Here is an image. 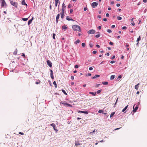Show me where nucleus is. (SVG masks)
Instances as JSON below:
<instances>
[{"instance_id":"obj_1","label":"nucleus","mask_w":147,"mask_h":147,"mask_svg":"<svg viewBox=\"0 0 147 147\" xmlns=\"http://www.w3.org/2000/svg\"><path fill=\"white\" fill-rule=\"evenodd\" d=\"M72 28L74 31H81L80 27L77 25H75L72 26Z\"/></svg>"},{"instance_id":"obj_2","label":"nucleus","mask_w":147,"mask_h":147,"mask_svg":"<svg viewBox=\"0 0 147 147\" xmlns=\"http://www.w3.org/2000/svg\"><path fill=\"white\" fill-rule=\"evenodd\" d=\"M0 2L1 3L2 7H6L7 4L4 0H0Z\"/></svg>"},{"instance_id":"obj_3","label":"nucleus","mask_w":147,"mask_h":147,"mask_svg":"<svg viewBox=\"0 0 147 147\" xmlns=\"http://www.w3.org/2000/svg\"><path fill=\"white\" fill-rule=\"evenodd\" d=\"M11 4L15 7H18V3L15 2H13V1H11L10 2Z\"/></svg>"},{"instance_id":"obj_4","label":"nucleus","mask_w":147,"mask_h":147,"mask_svg":"<svg viewBox=\"0 0 147 147\" xmlns=\"http://www.w3.org/2000/svg\"><path fill=\"white\" fill-rule=\"evenodd\" d=\"M98 3L96 2L92 3L91 4V6L93 8H95L98 5Z\"/></svg>"},{"instance_id":"obj_5","label":"nucleus","mask_w":147,"mask_h":147,"mask_svg":"<svg viewBox=\"0 0 147 147\" xmlns=\"http://www.w3.org/2000/svg\"><path fill=\"white\" fill-rule=\"evenodd\" d=\"M50 125L53 127L54 130L55 131H56V132H57V131L58 130L57 129H56L55 128L56 127V125L54 123H52Z\"/></svg>"},{"instance_id":"obj_6","label":"nucleus","mask_w":147,"mask_h":147,"mask_svg":"<svg viewBox=\"0 0 147 147\" xmlns=\"http://www.w3.org/2000/svg\"><path fill=\"white\" fill-rule=\"evenodd\" d=\"M95 32V31L93 29L89 30L88 32V33L90 34H94Z\"/></svg>"},{"instance_id":"obj_7","label":"nucleus","mask_w":147,"mask_h":147,"mask_svg":"<svg viewBox=\"0 0 147 147\" xmlns=\"http://www.w3.org/2000/svg\"><path fill=\"white\" fill-rule=\"evenodd\" d=\"M135 105H134L133 107V111L134 112H136L138 108V105H137V106L135 108H134Z\"/></svg>"},{"instance_id":"obj_8","label":"nucleus","mask_w":147,"mask_h":147,"mask_svg":"<svg viewBox=\"0 0 147 147\" xmlns=\"http://www.w3.org/2000/svg\"><path fill=\"white\" fill-rule=\"evenodd\" d=\"M47 63L48 65H49V67H52V63L50 61H49V60H48L47 61Z\"/></svg>"},{"instance_id":"obj_9","label":"nucleus","mask_w":147,"mask_h":147,"mask_svg":"<svg viewBox=\"0 0 147 147\" xmlns=\"http://www.w3.org/2000/svg\"><path fill=\"white\" fill-rule=\"evenodd\" d=\"M50 71L51 72L50 76L51 78L53 79H54V76H53V71L51 69H50Z\"/></svg>"},{"instance_id":"obj_10","label":"nucleus","mask_w":147,"mask_h":147,"mask_svg":"<svg viewBox=\"0 0 147 147\" xmlns=\"http://www.w3.org/2000/svg\"><path fill=\"white\" fill-rule=\"evenodd\" d=\"M62 11H64L65 8L66 7V6L64 3H63L62 4Z\"/></svg>"},{"instance_id":"obj_11","label":"nucleus","mask_w":147,"mask_h":147,"mask_svg":"<svg viewBox=\"0 0 147 147\" xmlns=\"http://www.w3.org/2000/svg\"><path fill=\"white\" fill-rule=\"evenodd\" d=\"M65 16L64 11H62L61 13V16L62 19H63Z\"/></svg>"},{"instance_id":"obj_12","label":"nucleus","mask_w":147,"mask_h":147,"mask_svg":"<svg viewBox=\"0 0 147 147\" xmlns=\"http://www.w3.org/2000/svg\"><path fill=\"white\" fill-rule=\"evenodd\" d=\"M81 144H80L77 141H76L75 142V145L76 146H78V145H81Z\"/></svg>"},{"instance_id":"obj_13","label":"nucleus","mask_w":147,"mask_h":147,"mask_svg":"<svg viewBox=\"0 0 147 147\" xmlns=\"http://www.w3.org/2000/svg\"><path fill=\"white\" fill-rule=\"evenodd\" d=\"M55 6L56 7H57V4H58V3H59V5L60 4V3L59 2V0H55Z\"/></svg>"},{"instance_id":"obj_14","label":"nucleus","mask_w":147,"mask_h":147,"mask_svg":"<svg viewBox=\"0 0 147 147\" xmlns=\"http://www.w3.org/2000/svg\"><path fill=\"white\" fill-rule=\"evenodd\" d=\"M80 112V113H84L86 114H88V112L87 111H79V112Z\"/></svg>"},{"instance_id":"obj_15","label":"nucleus","mask_w":147,"mask_h":147,"mask_svg":"<svg viewBox=\"0 0 147 147\" xmlns=\"http://www.w3.org/2000/svg\"><path fill=\"white\" fill-rule=\"evenodd\" d=\"M33 20V17H32V18L28 22V25H29L32 22V20Z\"/></svg>"},{"instance_id":"obj_16","label":"nucleus","mask_w":147,"mask_h":147,"mask_svg":"<svg viewBox=\"0 0 147 147\" xmlns=\"http://www.w3.org/2000/svg\"><path fill=\"white\" fill-rule=\"evenodd\" d=\"M22 4L23 5H26L27 6V5L26 3L25 0H22Z\"/></svg>"},{"instance_id":"obj_17","label":"nucleus","mask_w":147,"mask_h":147,"mask_svg":"<svg viewBox=\"0 0 147 147\" xmlns=\"http://www.w3.org/2000/svg\"><path fill=\"white\" fill-rule=\"evenodd\" d=\"M140 84V83H138L135 86V88L136 90H138V86Z\"/></svg>"},{"instance_id":"obj_18","label":"nucleus","mask_w":147,"mask_h":147,"mask_svg":"<svg viewBox=\"0 0 147 147\" xmlns=\"http://www.w3.org/2000/svg\"><path fill=\"white\" fill-rule=\"evenodd\" d=\"M65 105L66 107H72V105H71L68 103L67 102H66Z\"/></svg>"},{"instance_id":"obj_19","label":"nucleus","mask_w":147,"mask_h":147,"mask_svg":"<svg viewBox=\"0 0 147 147\" xmlns=\"http://www.w3.org/2000/svg\"><path fill=\"white\" fill-rule=\"evenodd\" d=\"M100 76L99 75H96L95 76L93 77L92 78V79H94L95 78H98V77H99Z\"/></svg>"},{"instance_id":"obj_20","label":"nucleus","mask_w":147,"mask_h":147,"mask_svg":"<svg viewBox=\"0 0 147 147\" xmlns=\"http://www.w3.org/2000/svg\"><path fill=\"white\" fill-rule=\"evenodd\" d=\"M66 20L68 21L73 20V19H71L70 18L69 16L67 17Z\"/></svg>"},{"instance_id":"obj_21","label":"nucleus","mask_w":147,"mask_h":147,"mask_svg":"<svg viewBox=\"0 0 147 147\" xmlns=\"http://www.w3.org/2000/svg\"><path fill=\"white\" fill-rule=\"evenodd\" d=\"M115 77V75H112L111 76L110 79L111 80H113L114 79Z\"/></svg>"},{"instance_id":"obj_22","label":"nucleus","mask_w":147,"mask_h":147,"mask_svg":"<svg viewBox=\"0 0 147 147\" xmlns=\"http://www.w3.org/2000/svg\"><path fill=\"white\" fill-rule=\"evenodd\" d=\"M140 39H141V38H140V36H139V37L137 38V39L136 40V41L138 42V43L137 44V45L138 44L140 40Z\"/></svg>"},{"instance_id":"obj_23","label":"nucleus","mask_w":147,"mask_h":147,"mask_svg":"<svg viewBox=\"0 0 147 147\" xmlns=\"http://www.w3.org/2000/svg\"><path fill=\"white\" fill-rule=\"evenodd\" d=\"M89 93L92 94L93 96H95V95L96 94V92H90Z\"/></svg>"},{"instance_id":"obj_24","label":"nucleus","mask_w":147,"mask_h":147,"mask_svg":"<svg viewBox=\"0 0 147 147\" xmlns=\"http://www.w3.org/2000/svg\"><path fill=\"white\" fill-rule=\"evenodd\" d=\"M102 83L104 85H107L108 84V82H103Z\"/></svg>"},{"instance_id":"obj_25","label":"nucleus","mask_w":147,"mask_h":147,"mask_svg":"<svg viewBox=\"0 0 147 147\" xmlns=\"http://www.w3.org/2000/svg\"><path fill=\"white\" fill-rule=\"evenodd\" d=\"M60 16V14L58 13L56 16V19H57V20L59 19V18Z\"/></svg>"},{"instance_id":"obj_26","label":"nucleus","mask_w":147,"mask_h":147,"mask_svg":"<svg viewBox=\"0 0 147 147\" xmlns=\"http://www.w3.org/2000/svg\"><path fill=\"white\" fill-rule=\"evenodd\" d=\"M67 27L65 26H63L62 27V29L63 30H66L67 29Z\"/></svg>"},{"instance_id":"obj_27","label":"nucleus","mask_w":147,"mask_h":147,"mask_svg":"<svg viewBox=\"0 0 147 147\" xmlns=\"http://www.w3.org/2000/svg\"><path fill=\"white\" fill-rule=\"evenodd\" d=\"M115 114V112H113L110 115V117L111 118L113 116V115H114Z\"/></svg>"},{"instance_id":"obj_28","label":"nucleus","mask_w":147,"mask_h":147,"mask_svg":"<svg viewBox=\"0 0 147 147\" xmlns=\"http://www.w3.org/2000/svg\"><path fill=\"white\" fill-rule=\"evenodd\" d=\"M53 84L54 85H55V87L57 88V84H56L55 81H54V82L53 83Z\"/></svg>"},{"instance_id":"obj_29","label":"nucleus","mask_w":147,"mask_h":147,"mask_svg":"<svg viewBox=\"0 0 147 147\" xmlns=\"http://www.w3.org/2000/svg\"><path fill=\"white\" fill-rule=\"evenodd\" d=\"M100 36V33H99V34H97V35H96L95 37L96 38H98V37H99Z\"/></svg>"},{"instance_id":"obj_30","label":"nucleus","mask_w":147,"mask_h":147,"mask_svg":"<svg viewBox=\"0 0 147 147\" xmlns=\"http://www.w3.org/2000/svg\"><path fill=\"white\" fill-rule=\"evenodd\" d=\"M22 20L24 21H26L28 20V18H22Z\"/></svg>"},{"instance_id":"obj_31","label":"nucleus","mask_w":147,"mask_h":147,"mask_svg":"<svg viewBox=\"0 0 147 147\" xmlns=\"http://www.w3.org/2000/svg\"><path fill=\"white\" fill-rule=\"evenodd\" d=\"M122 77V76L121 75H119L118 76V77L117 78V80H119V79L120 78H121Z\"/></svg>"},{"instance_id":"obj_32","label":"nucleus","mask_w":147,"mask_h":147,"mask_svg":"<svg viewBox=\"0 0 147 147\" xmlns=\"http://www.w3.org/2000/svg\"><path fill=\"white\" fill-rule=\"evenodd\" d=\"M62 91L64 93V94H66V95L67 94L66 92L63 89L62 90Z\"/></svg>"},{"instance_id":"obj_33","label":"nucleus","mask_w":147,"mask_h":147,"mask_svg":"<svg viewBox=\"0 0 147 147\" xmlns=\"http://www.w3.org/2000/svg\"><path fill=\"white\" fill-rule=\"evenodd\" d=\"M117 19L118 20H120L122 19V18L120 16H118L117 17Z\"/></svg>"},{"instance_id":"obj_34","label":"nucleus","mask_w":147,"mask_h":147,"mask_svg":"<svg viewBox=\"0 0 147 147\" xmlns=\"http://www.w3.org/2000/svg\"><path fill=\"white\" fill-rule=\"evenodd\" d=\"M80 41L79 40H78L76 41L75 42V43L76 44H78V43H80Z\"/></svg>"},{"instance_id":"obj_35","label":"nucleus","mask_w":147,"mask_h":147,"mask_svg":"<svg viewBox=\"0 0 147 147\" xmlns=\"http://www.w3.org/2000/svg\"><path fill=\"white\" fill-rule=\"evenodd\" d=\"M71 7H72V5H71V4H69L68 5V8H71Z\"/></svg>"},{"instance_id":"obj_36","label":"nucleus","mask_w":147,"mask_h":147,"mask_svg":"<svg viewBox=\"0 0 147 147\" xmlns=\"http://www.w3.org/2000/svg\"><path fill=\"white\" fill-rule=\"evenodd\" d=\"M131 25L133 26H134L135 25V24L134 21L131 22Z\"/></svg>"},{"instance_id":"obj_37","label":"nucleus","mask_w":147,"mask_h":147,"mask_svg":"<svg viewBox=\"0 0 147 147\" xmlns=\"http://www.w3.org/2000/svg\"><path fill=\"white\" fill-rule=\"evenodd\" d=\"M60 103L62 104H63V105H65V104H66V102H62V101H61Z\"/></svg>"},{"instance_id":"obj_38","label":"nucleus","mask_w":147,"mask_h":147,"mask_svg":"<svg viewBox=\"0 0 147 147\" xmlns=\"http://www.w3.org/2000/svg\"><path fill=\"white\" fill-rule=\"evenodd\" d=\"M107 31L109 33H111L112 32V31L110 29H108L107 30Z\"/></svg>"},{"instance_id":"obj_39","label":"nucleus","mask_w":147,"mask_h":147,"mask_svg":"<svg viewBox=\"0 0 147 147\" xmlns=\"http://www.w3.org/2000/svg\"><path fill=\"white\" fill-rule=\"evenodd\" d=\"M103 111L102 110H100L98 111V113H102Z\"/></svg>"},{"instance_id":"obj_40","label":"nucleus","mask_w":147,"mask_h":147,"mask_svg":"<svg viewBox=\"0 0 147 147\" xmlns=\"http://www.w3.org/2000/svg\"><path fill=\"white\" fill-rule=\"evenodd\" d=\"M90 46V47L92 48L93 47V45L91 43V42H90L89 44Z\"/></svg>"},{"instance_id":"obj_41","label":"nucleus","mask_w":147,"mask_h":147,"mask_svg":"<svg viewBox=\"0 0 147 147\" xmlns=\"http://www.w3.org/2000/svg\"><path fill=\"white\" fill-rule=\"evenodd\" d=\"M101 89L100 90H98L97 92V94H99L101 92Z\"/></svg>"},{"instance_id":"obj_42","label":"nucleus","mask_w":147,"mask_h":147,"mask_svg":"<svg viewBox=\"0 0 147 147\" xmlns=\"http://www.w3.org/2000/svg\"><path fill=\"white\" fill-rule=\"evenodd\" d=\"M82 45L83 47H85V44L84 43H83L82 44Z\"/></svg>"},{"instance_id":"obj_43","label":"nucleus","mask_w":147,"mask_h":147,"mask_svg":"<svg viewBox=\"0 0 147 147\" xmlns=\"http://www.w3.org/2000/svg\"><path fill=\"white\" fill-rule=\"evenodd\" d=\"M55 34H54V33H53V38L54 39H55Z\"/></svg>"},{"instance_id":"obj_44","label":"nucleus","mask_w":147,"mask_h":147,"mask_svg":"<svg viewBox=\"0 0 147 147\" xmlns=\"http://www.w3.org/2000/svg\"><path fill=\"white\" fill-rule=\"evenodd\" d=\"M95 131V130H94L92 132H91L89 134H90L93 135L94 132Z\"/></svg>"},{"instance_id":"obj_45","label":"nucleus","mask_w":147,"mask_h":147,"mask_svg":"<svg viewBox=\"0 0 147 147\" xmlns=\"http://www.w3.org/2000/svg\"><path fill=\"white\" fill-rule=\"evenodd\" d=\"M127 28L126 27V26H123L122 28V29L123 30H125Z\"/></svg>"},{"instance_id":"obj_46","label":"nucleus","mask_w":147,"mask_h":147,"mask_svg":"<svg viewBox=\"0 0 147 147\" xmlns=\"http://www.w3.org/2000/svg\"><path fill=\"white\" fill-rule=\"evenodd\" d=\"M97 51H93V53L94 54H95L96 53Z\"/></svg>"},{"instance_id":"obj_47","label":"nucleus","mask_w":147,"mask_h":147,"mask_svg":"<svg viewBox=\"0 0 147 147\" xmlns=\"http://www.w3.org/2000/svg\"><path fill=\"white\" fill-rule=\"evenodd\" d=\"M106 17H109V13H106Z\"/></svg>"},{"instance_id":"obj_48","label":"nucleus","mask_w":147,"mask_h":147,"mask_svg":"<svg viewBox=\"0 0 147 147\" xmlns=\"http://www.w3.org/2000/svg\"><path fill=\"white\" fill-rule=\"evenodd\" d=\"M115 61H111V62H110V63L111 64H113L115 62Z\"/></svg>"},{"instance_id":"obj_49","label":"nucleus","mask_w":147,"mask_h":147,"mask_svg":"<svg viewBox=\"0 0 147 147\" xmlns=\"http://www.w3.org/2000/svg\"><path fill=\"white\" fill-rule=\"evenodd\" d=\"M113 43L111 42H109V44L111 45H113Z\"/></svg>"},{"instance_id":"obj_50","label":"nucleus","mask_w":147,"mask_h":147,"mask_svg":"<svg viewBox=\"0 0 147 147\" xmlns=\"http://www.w3.org/2000/svg\"><path fill=\"white\" fill-rule=\"evenodd\" d=\"M90 70H92L93 69V68L92 67H90L89 69Z\"/></svg>"},{"instance_id":"obj_51","label":"nucleus","mask_w":147,"mask_h":147,"mask_svg":"<svg viewBox=\"0 0 147 147\" xmlns=\"http://www.w3.org/2000/svg\"><path fill=\"white\" fill-rule=\"evenodd\" d=\"M73 9H70V13H71L73 12Z\"/></svg>"},{"instance_id":"obj_52","label":"nucleus","mask_w":147,"mask_h":147,"mask_svg":"<svg viewBox=\"0 0 147 147\" xmlns=\"http://www.w3.org/2000/svg\"><path fill=\"white\" fill-rule=\"evenodd\" d=\"M75 67L76 68H78V66L76 65H75Z\"/></svg>"},{"instance_id":"obj_53","label":"nucleus","mask_w":147,"mask_h":147,"mask_svg":"<svg viewBox=\"0 0 147 147\" xmlns=\"http://www.w3.org/2000/svg\"><path fill=\"white\" fill-rule=\"evenodd\" d=\"M87 7H85L84 8V11H85L87 10Z\"/></svg>"},{"instance_id":"obj_54","label":"nucleus","mask_w":147,"mask_h":147,"mask_svg":"<svg viewBox=\"0 0 147 147\" xmlns=\"http://www.w3.org/2000/svg\"><path fill=\"white\" fill-rule=\"evenodd\" d=\"M19 134H21V135H23L24 134L23 133H22L21 132H19Z\"/></svg>"},{"instance_id":"obj_55","label":"nucleus","mask_w":147,"mask_h":147,"mask_svg":"<svg viewBox=\"0 0 147 147\" xmlns=\"http://www.w3.org/2000/svg\"><path fill=\"white\" fill-rule=\"evenodd\" d=\"M115 56L113 55L111 58V59H113L115 58Z\"/></svg>"},{"instance_id":"obj_56","label":"nucleus","mask_w":147,"mask_h":147,"mask_svg":"<svg viewBox=\"0 0 147 147\" xmlns=\"http://www.w3.org/2000/svg\"><path fill=\"white\" fill-rule=\"evenodd\" d=\"M121 59H123L124 58V56L123 55H122L121 56Z\"/></svg>"},{"instance_id":"obj_57","label":"nucleus","mask_w":147,"mask_h":147,"mask_svg":"<svg viewBox=\"0 0 147 147\" xmlns=\"http://www.w3.org/2000/svg\"><path fill=\"white\" fill-rule=\"evenodd\" d=\"M71 80H73L74 79V77L73 76H71Z\"/></svg>"},{"instance_id":"obj_58","label":"nucleus","mask_w":147,"mask_h":147,"mask_svg":"<svg viewBox=\"0 0 147 147\" xmlns=\"http://www.w3.org/2000/svg\"><path fill=\"white\" fill-rule=\"evenodd\" d=\"M96 47L97 48H100V46L99 45H96Z\"/></svg>"},{"instance_id":"obj_59","label":"nucleus","mask_w":147,"mask_h":147,"mask_svg":"<svg viewBox=\"0 0 147 147\" xmlns=\"http://www.w3.org/2000/svg\"><path fill=\"white\" fill-rule=\"evenodd\" d=\"M116 5L117 7H119V6H120V4L118 3Z\"/></svg>"},{"instance_id":"obj_60","label":"nucleus","mask_w":147,"mask_h":147,"mask_svg":"<svg viewBox=\"0 0 147 147\" xmlns=\"http://www.w3.org/2000/svg\"><path fill=\"white\" fill-rule=\"evenodd\" d=\"M126 110V109H125V108H124L123 110H122V112H124L125 110Z\"/></svg>"},{"instance_id":"obj_61","label":"nucleus","mask_w":147,"mask_h":147,"mask_svg":"<svg viewBox=\"0 0 147 147\" xmlns=\"http://www.w3.org/2000/svg\"><path fill=\"white\" fill-rule=\"evenodd\" d=\"M40 83V82H35V84H39V83Z\"/></svg>"},{"instance_id":"obj_62","label":"nucleus","mask_w":147,"mask_h":147,"mask_svg":"<svg viewBox=\"0 0 147 147\" xmlns=\"http://www.w3.org/2000/svg\"><path fill=\"white\" fill-rule=\"evenodd\" d=\"M98 18L99 19H100L101 18V16L100 15H98Z\"/></svg>"},{"instance_id":"obj_63","label":"nucleus","mask_w":147,"mask_h":147,"mask_svg":"<svg viewBox=\"0 0 147 147\" xmlns=\"http://www.w3.org/2000/svg\"><path fill=\"white\" fill-rule=\"evenodd\" d=\"M98 29L100 30L101 28V26H99L98 27Z\"/></svg>"},{"instance_id":"obj_64","label":"nucleus","mask_w":147,"mask_h":147,"mask_svg":"<svg viewBox=\"0 0 147 147\" xmlns=\"http://www.w3.org/2000/svg\"><path fill=\"white\" fill-rule=\"evenodd\" d=\"M103 20H104V21L105 22H106L107 21V19L106 18H104Z\"/></svg>"}]
</instances>
